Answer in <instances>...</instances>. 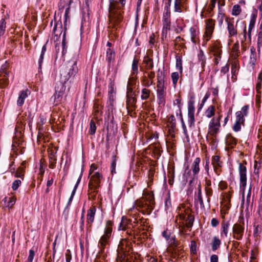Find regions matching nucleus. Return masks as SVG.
I'll use <instances>...</instances> for the list:
<instances>
[{
	"label": "nucleus",
	"instance_id": "nucleus-18",
	"mask_svg": "<svg viewBox=\"0 0 262 262\" xmlns=\"http://www.w3.org/2000/svg\"><path fill=\"white\" fill-rule=\"evenodd\" d=\"M30 93L28 89L21 91L19 92V96L17 101V104L19 106H21L24 103L25 99L28 97V94Z\"/></svg>",
	"mask_w": 262,
	"mask_h": 262
},
{
	"label": "nucleus",
	"instance_id": "nucleus-63",
	"mask_svg": "<svg viewBox=\"0 0 262 262\" xmlns=\"http://www.w3.org/2000/svg\"><path fill=\"white\" fill-rule=\"evenodd\" d=\"M182 128H183V133L185 138H186L187 141H189V138L188 132L187 130L186 126L185 124H184L183 126H182Z\"/></svg>",
	"mask_w": 262,
	"mask_h": 262
},
{
	"label": "nucleus",
	"instance_id": "nucleus-14",
	"mask_svg": "<svg viewBox=\"0 0 262 262\" xmlns=\"http://www.w3.org/2000/svg\"><path fill=\"white\" fill-rule=\"evenodd\" d=\"M249 106L248 105L244 106L242 108L241 111H238L236 113V121L242 123V124H244L245 122V116H247L248 113Z\"/></svg>",
	"mask_w": 262,
	"mask_h": 262
},
{
	"label": "nucleus",
	"instance_id": "nucleus-47",
	"mask_svg": "<svg viewBox=\"0 0 262 262\" xmlns=\"http://www.w3.org/2000/svg\"><path fill=\"white\" fill-rule=\"evenodd\" d=\"M0 78V88H4L7 85H8L9 83V80L7 78L8 76H1Z\"/></svg>",
	"mask_w": 262,
	"mask_h": 262
},
{
	"label": "nucleus",
	"instance_id": "nucleus-59",
	"mask_svg": "<svg viewBox=\"0 0 262 262\" xmlns=\"http://www.w3.org/2000/svg\"><path fill=\"white\" fill-rule=\"evenodd\" d=\"M190 251L194 254L196 252V243L194 241H191Z\"/></svg>",
	"mask_w": 262,
	"mask_h": 262
},
{
	"label": "nucleus",
	"instance_id": "nucleus-46",
	"mask_svg": "<svg viewBox=\"0 0 262 262\" xmlns=\"http://www.w3.org/2000/svg\"><path fill=\"white\" fill-rule=\"evenodd\" d=\"M256 21V17L254 16H253L250 19L249 28H248V35L250 36L251 35V33L252 30L254 27Z\"/></svg>",
	"mask_w": 262,
	"mask_h": 262
},
{
	"label": "nucleus",
	"instance_id": "nucleus-57",
	"mask_svg": "<svg viewBox=\"0 0 262 262\" xmlns=\"http://www.w3.org/2000/svg\"><path fill=\"white\" fill-rule=\"evenodd\" d=\"M82 171H81V173H80V175L77 180V182L76 183V184H75V186H74V188H73V190H72V192L71 193V196H74V195H75V191L77 189V186H78V185L79 184V183L80 182V180H81V177H82Z\"/></svg>",
	"mask_w": 262,
	"mask_h": 262
},
{
	"label": "nucleus",
	"instance_id": "nucleus-3",
	"mask_svg": "<svg viewBox=\"0 0 262 262\" xmlns=\"http://www.w3.org/2000/svg\"><path fill=\"white\" fill-rule=\"evenodd\" d=\"M112 225L113 223L111 221L107 222L104 234L101 237L98 243V247L99 249L98 254L99 257H102V259L104 258L105 255V248L109 244V239L112 232Z\"/></svg>",
	"mask_w": 262,
	"mask_h": 262
},
{
	"label": "nucleus",
	"instance_id": "nucleus-25",
	"mask_svg": "<svg viewBox=\"0 0 262 262\" xmlns=\"http://www.w3.org/2000/svg\"><path fill=\"white\" fill-rule=\"evenodd\" d=\"M134 94H126V105L127 107H133L136 102V98L133 96Z\"/></svg>",
	"mask_w": 262,
	"mask_h": 262
},
{
	"label": "nucleus",
	"instance_id": "nucleus-43",
	"mask_svg": "<svg viewBox=\"0 0 262 262\" xmlns=\"http://www.w3.org/2000/svg\"><path fill=\"white\" fill-rule=\"evenodd\" d=\"M73 198H69L68 202L67 205L63 212L62 215L64 216L65 220H67L68 216L69 211V206L71 205Z\"/></svg>",
	"mask_w": 262,
	"mask_h": 262
},
{
	"label": "nucleus",
	"instance_id": "nucleus-50",
	"mask_svg": "<svg viewBox=\"0 0 262 262\" xmlns=\"http://www.w3.org/2000/svg\"><path fill=\"white\" fill-rule=\"evenodd\" d=\"M96 130V126L95 125V122L91 120L90 123V129H89V133L91 135H94Z\"/></svg>",
	"mask_w": 262,
	"mask_h": 262
},
{
	"label": "nucleus",
	"instance_id": "nucleus-49",
	"mask_svg": "<svg viewBox=\"0 0 262 262\" xmlns=\"http://www.w3.org/2000/svg\"><path fill=\"white\" fill-rule=\"evenodd\" d=\"M116 157L114 156L112 157V163L111 166V170L112 173H116Z\"/></svg>",
	"mask_w": 262,
	"mask_h": 262
},
{
	"label": "nucleus",
	"instance_id": "nucleus-5",
	"mask_svg": "<svg viewBox=\"0 0 262 262\" xmlns=\"http://www.w3.org/2000/svg\"><path fill=\"white\" fill-rule=\"evenodd\" d=\"M238 170L240 176V189L242 192V196H250L251 194V187L246 189L247 185V168L242 163L239 164Z\"/></svg>",
	"mask_w": 262,
	"mask_h": 262
},
{
	"label": "nucleus",
	"instance_id": "nucleus-17",
	"mask_svg": "<svg viewBox=\"0 0 262 262\" xmlns=\"http://www.w3.org/2000/svg\"><path fill=\"white\" fill-rule=\"evenodd\" d=\"M88 1L86 0V7L83 9L82 10V17L81 20V27H83L84 24L88 21L90 19V10L88 5Z\"/></svg>",
	"mask_w": 262,
	"mask_h": 262
},
{
	"label": "nucleus",
	"instance_id": "nucleus-45",
	"mask_svg": "<svg viewBox=\"0 0 262 262\" xmlns=\"http://www.w3.org/2000/svg\"><path fill=\"white\" fill-rule=\"evenodd\" d=\"M74 0H67L69 2V6L66 9L65 13H64V24L66 25L68 19H70V17L69 16V14L70 13V5L72 3H73Z\"/></svg>",
	"mask_w": 262,
	"mask_h": 262
},
{
	"label": "nucleus",
	"instance_id": "nucleus-51",
	"mask_svg": "<svg viewBox=\"0 0 262 262\" xmlns=\"http://www.w3.org/2000/svg\"><path fill=\"white\" fill-rule=\"evenodd\" d=\"M171 79L172 81L173 84L176 85L177 83L178 80L179 78V75L178 72H173L171 74Z\"/></svg>",
	"mask_w": 262,
	"mask_h": 262
},
{
	"label": "nucleus",
	"instance_id": "nucleus-10",
	"mask_svg": "<svg viewBox=\"0 0 262 262\" xmlns=\"http://www.w3.org/2000/svg\"><path fill=\"white\" fill-rule=\"evenodd\" d=\"M194 100L193 97H191L188 103V122L190 127L194 124Z\"/></svg>",
	"mask_w": 262,
	"mask_h": 262
},
{
	"label": "nucleus",
	"instance_id": "nucleus-55",
	"mask_svg": "<svg viewBox=\"0 0 262 262\" xmlns=\"http://www.w3.org/2000/svg\"><path fill=\"white\" fill-rule=\"evenodd\" d=\"M39 119L40 121L37 123V125L39 127V130H41V127L46 122V119L43 116L41 115L40 116Z\"/></svg>",
	"mask_w": 262,
	"mask_h": 262
},
{
	"label": "nucleus",
	"instance_id": "nucleus-23",
	"mask_svg": "<svg viewBox=\"0 0 262 262\" xmlns=\"http://www.w3.org/2000/svg\"><path fill=\"white\" fill-rule=\"evenodd\" d=\"M96 211V208L95 206L91 207L88 210V214L86 216L88 224L91 225L94 222Z\"/></svg>",
	"mask_w": 262,
	"mask_h": 262
},
{
	"label": "nucleus",
	"instance_id": "nucleus-36",
	"mask_svg": "<svg viewBox=\"0 0 262 262\" xmlns=\"http://www.w3.org/2000/svg\"><path fill=\"white\" fill-rule=\"evenodd\" d=\"M215 107L213 105L209 106L205 112V116L210 118L214 115Z\"/></svg>",
	"mask_w": 262,
	"mask_h": 262
},
{
	"label": "nucleus",
	"instance_id": "nucleus-27",
	"mask_svg": "<svg viewBox=\"0 0 262 262\" xmlns=\"http://www.w3.org/2000/svg\"><path fill=\"white\" fill-rule=\"evenodd\" d=\"M230 225V222L228 221H224L222 223V231L221 233V235L222 236H223V234L225 235L226 237L228 236V230Z\"/></svg>",
	"mask_w": 262,
	"mask_h": 262
},
{
	"label": "nucleus",
	"instance_id": "nucleus-26",
	"mask_svg": "<svg viewBox=\"0 0 262 262\" xmlns=\"http://www.w3.org/2000/svg\"><path fill=\"white\" fill-rule=\"evenodd\" d=\"M198 59L199 62L201 63L203 71H204V67L206 64V58L204 52L202 50H200L199 53L198 54Z\"/></svg>",
	"mask_w": 262,
	"mask_h": 262
},
{
	"label": "nucleus",
	"instance_id": "nucleus-37",
	"mask_svg": "<svg viewBox=\"0 0 262 262\" xmlns=\"http://www.w3.org/2000/svg\"><path fill=\"white\" fill-rule=\"evenodd\" d=\"M66 29H64V31L63 33V36H62V54L64 55L67 51V41H66Z\"/></svg>",
	"mask_w": 262,
	"mask_h": 262
},
{
	"label": "nucleus",
	"instance_id": "nucleus-28",
	"mask_svg": "<svg viewBox=\"0 0 262 262\" xmlns=\"http://www.w3.org/2000/svg\"><path fill=\"white\" fill-rule=\"evenodd\" d=\"M226 143L231 148H233L236 144V140L231 134H228L226 138Z\"/></svg>",
	"mask_w": 262,
	"mask_h": 262
},
{
	"label": "nucleus",
	"instance_id": "nucleus-53",
	"mask_svg": "<svg viewBox=\"0 0 262 262\" xmlns=\"http://www.w3.org/2000/svg\"><path fill=\"white\" fill-rule=\"evenodd\" d=\"M57 158H49V168L54 169L56 166Z\"/></svg>",
	"mask_w": 262,
	"mask_h": 262
},
{
	"label": "nucleus",
	"instance_id": "nucleus-13",
	"mask_svg": "<svg viewBox=\"0 0 262 262\" xmlns=\"http://www.w3.org/2000/svg\"><path fill=\"white\" fill-rule=\"evenodd\" d=\"M244 228L238 224H235L233 225L232 232L233 237L237 240H241L243 238Z\"/></svg>",
	"mask_w": 262,
	"mask_h": 262
},
{
	"label": "nucleus",
	"instance_id": "nucleus-19",
	"mask_svg": "<svg viewBox=\"0 0 262 262\" xmlns=\"http://www.w3.org/2000/svg\"><path fill=\"white\" fill-rule=\"evenodd\" d=\"M222 162L220 160V157L219 156H214L212 159V164L213 165L215 172L219 174V168L222 166Z\"/></svg>",
	"mask_w": 262,
	"mask_h": 262
},
{
	"label": "nucleus",
	"instance_id": "nucleus-7",
	"mask_svg": "<svg viewBox=\"0 0 262 262\" xmlns=\"http://www.w3.org/2000/svg\"><path fill=\"white\" fill-rule=\"evenodd\" d=\"M222 116L220 115L217 117H213L209 122L208 134L212 137H215L219 133L221 127L220 120Z\"/></svg>",
	"mask_w": 262,
	"mask_h": 262
},
{
	"label": "nucleus",
	"instance_id": "nucleus-62",
	"mask_svg": "<svg viewBox=\"0 0 262 262\" xmlns=\"http://www.w3.org/2000/svg\"><path fill=\"white\" fill-rule=\"evenodd\" d=\"M72 259V255L70 250H67L66 253V262H70Z\"/></svg>",
	"mask_w": 262,
	"mask_h": 262
},
{
	"label": "nucleus",
	"instance_id": "nucleus-33",
	"mask_svg": "<svg viewBox=\"0 0 262 262\" xmlns=\"http://www.w3.org/2000/svg\"><path fill=\"white\" fill-rule=\"evenodd\" d=\"M144 63L146 64V69L147 70H151L154 68V62L152 58L148 57H145Z\"/></svg>",
	"mask_w": 262,
	"mask_h": 262
},
{
	"label": "nucleus",
	"instance_id": "nucleus-1",
	"mask_svg": "<svg viewBox=\"0 0 262 262\" xmlns=\"http://www.w3.org/2000/svg\"><path fill=\"white\" fill-rule=\"evenodd\" d=\"M78 71L77 61L74 59L68 61L61 68L60 80L56 82L55 86V93L51 98V100H53V102L56 105L59 103L62 99L66 89L65 84L69 80L70 82H71Z\"/></svg>",
	"mask_w": 262,
	"mask_h": 262
},
{
	"label": "nucleus",
	"instance_id": "nucleus-8",
	"mask_svg": "<svg viewBox=\"0 0 262 262\" xmlns=\"http://www.w3.org/2000/svg\"><path fill=\"white\" fill-rule=\"evenodd\" d=\"M146 198H140L139 199L135 202V204L132 208H130L128 210V214L132 216L133 217H135L136 212V210H138L137 208H147L148 207V203Z\"/></svg>",
	"mask_w": 262,
	"mask_h": 262
},
{
	"label": "nucleus",
	"instance_id": "nucleus-29",
	"mask_svg": "<svg viewBox=\"0 0 262 262\" xmlns=\"http://www.w3.org/2000/svg\"><path fill=\"white\" fill-rule=\"evenodd\" d=\"M212 52L215 56V63L217 64L219 63V60L221 58L222 50L217 47H214L212 49Z\"/></svg>",
	"mask_w": 262,
	"mask_h": 262
},
{
	"label": "nucleus",
	"instance_id": "nucleus-31",
	"mask_svg": "<svg viewBox=\"0 0 262 262\" xmlns=\"http://www.w3.org/2000/svg\"><path fill=\"white\" fill-rule=\"evenodd\" d=\"M138 59L134 58L132 64V75L137 76L138 74Z\"/></svg>",
	"mask_w": 262,
	"mask_h": 262
},
{
	"label": "nucleus",
	"instance_id": "nucleus-56",
	"mask_svg": "<svg viewBox=\"0 0 262 262\" xmlns=\"http://www.w3.org/2000/svg\"><path fill=\"white\" fill-rule=\"evenodd\" d=\"M194 203H195V206H198L199 204L201 207H204L202 198H194Z\"/></svg>",
	"mask_w": 262,
	"mask_h": 262
},
{
	"label": "nucleus",
	"instance_id": "nucleus-39",
	"mask_svg": "<svg viewBox=\"0 0 262 262\" xmlns=\"http://www.w3.org/2000/svg\"><path fill=\"white\" fill-rule=\"evenodd\" d=\"M141 93H142L141 96V99L143 100H147L149 98L150 93V90H149L146 88H144L142 90Z\"/></svg>",
	"mask_w": 262,
	"mask_h": 262
},
{
	"label": "nucleus",
	"instance_id": "nucleus-21",
	"mask_svg": "<svg viewBox=\"0 0 262 262\" xmlns=\"http://www.w3.org/2000/svg\"><path fill=\"white\" fill-rule=\"evenodd\" d=\"M191 40L194 43H198L200 42L199 39V31L197 30L195 28L191 27L190 30Z\"/></svg>",
	"mask_w": 262,
	"mask_h": 262
},
{
	"label": "nucleus",
	"instance_id": "nucleus-20",
	"mask_svg": "<svg viewBox=\"0 0 262 262\" xmlns=\"http://www.w3.org/2000/svg\"><path fill=\"white\" fill-rule=\"evenodd\" d=\"M219 188L222 191L221 196H229L230 194H228V193L230 192L231 188L228 187L227 183L225 181H221L219 184Z\"/></svg>",
	"mask_w": 262,
	"mask_h": 262
},
{
	"label": "nucleus",
	"instance_id": "nucleus-32",
	"mask_svg": "<svg viewBox=\"0 0 262 262\" xmlns=\"http://www.w3.org/2000/svg\"><path fill=\"white\" fill-rule=\"evenodd\" d=\"M47 43H48V41L46 42V44L44 45L43 46V47H42L41 54H40V57H39V58L38 60L39 72L40 71V70H41V65H42V63L43 60L44 54L47 51L46 45Z\"/></svg>",
	"mask_w": 262,
	"mask_h": 262
},
{
	"label": "nucleus",
	"instance_id": "nucleus-22",
	"mask_svg": "<svg viewBox=\"0 0 262 262\" xmlns=\"http://www.w3.org/2000/svg\"><path fill=\"white\" fill-rule=\"evenodd\" d=\"M16 198H4L1 202L3 207L11 208L15 203Z\"/></svg>",
	"mask_w": 262,
	"mask_h": 262
},
{
	"label": "nucleus",
	"instance_id": "nucleus-42",
	"mask_svg": "<svg viewBox=\"0 0 262 262\" xmlns=\"http://www.w3.org/2000/svg\"><path fill=\"white\" fill-rule=\"evenodd\" d=\"M115 58V52L111 49L109 48L107 49L106 52V59L109 62L112 60H114Z\"/></svg>",
	"mask_w": 262,
	"mask_h": 262
},
{
	"label": "nucleus",
	"instance_id": "nucleus-58",
	"mask_svg": "<svg viewBox=\"0 0 262 262\" xmlns=\"http://www.w3.org/2000/svg\"><path fill=\"white\" fill-rule=\"evenodd\" d=\"M21 183V182L20 180H15L12 183V189L14 190H16L18 188V187L20 186Z\"/></svg>",
	"mask_w": 262,
	"mask_h": 262
},
{
	"label": "nucleus",
	"instance_id": "nucleus-44",
	"mask_svg": "<svg viewBox=\"0 0 262 262\" xmlns=\"http://www.w3.org/2000/svg\"><path fill=\"white\" fill-rule=\"evenodd\" d=\"M8 65L7 63L3 64L0 69V76H8V73L7 71Z\"/></svg>",
	"mask_w": 262,
	"mask_h": 262
},
{
	"label": "nucleus",
	"instance_id": "nucleus-48",
	"mask_svg": "<svg viewBox=\"0 0 262 262\" xmlns=\"http://www.w3.org/2000/svg\"><path fill=\"white\" fill-rule=\"evenodd\" d=\"M242 11L241 6L239 5H235L233 7L232 14L234 16L239 15Z\"/></svg>",
	"mask_w": 262,
	"mask_h": 262
},
{
	"label": "nucleus",
	"instance_id": "nucleus-38",
	"mask_svg": "<svg viewBox=\"0 0 262 262\" xmlns=\"http://www.w3.org/2000/svg\"><path fill=\"white\" fill-rule=\"evenodd\" d=\"M6 28L5 18H3L0 20V36H3L5 34Z\"/></svg>",
	"mask_w": 262,
	"mask_h": 262
},
{
	"label": "nucleus",
	"instance_id": "nucleus-40",
	"mask_svg": "<svg viewBox=\"0 0 262 262\" xmlns=\"http://www.w3.org/2000/svg\"><path fill=\"white\" fill-rule=\"evenodd\" d=\"M68 6L69 2L67 0H60L58 4L59 11L62 13L64 8L65 7L67 8Z\"/></svg>",
	"mask_w": 262,
	"mask_h": 262
},
{
	"label": "nucleus",
	"instance_id": "nucleus-54",
	"mask_svg": "<svg viewBox=\"0 0 262 262\" xmlns=\"http://www.w3.org/2000/svg\"><path fill=\"white\" fill-rule=\"evenodd\" d=\"M170 6H166L165 9H166V12L163 14V19H170V12L169 9V7Z\"/></svg>",
	"mask_w": 262,
	"mask_h": 262
},
{
	"label": "nucleus",
	"instance_id": "nucleus-4",
	"mask_svg": "<svg viewBox=\"0 0 262 262\" xmlns=\"http://www.w3.org/2000/svg\"><path fill=\"white\" fill-rule=\"evenodd\" d=\"M117 262H130L132 248L126 240L121 241L118 245Z\"/></svg>",
	"mask_w": 262,
	"mask_h": 262
},
{
	"label": "nucleus",
	"instance_id": "nucleus-2",
	"mask_svg": "<svg viewBox=\"0 0 262 262\" xmlns=\"http://www.w3.org/2000/svg\"><path fill=\"white\" fill-rule=\"evenodd\" d=\"M125 0H111L109 6V18L111 23L118 25L123 20L121 8L124 6Z\"/></svg>",
	"mask_w": 262,
	"mask_h": 262
},
{
	"label": "nucleus",
	"instance_id": "nucleus-16",
	"mask_svg": "<svg viewBox=\"0 0 262 262\" xmlns=\"http://www.w3.org/2000/svg\"><path fill=\"white\" fill-rule=\"evenodd\" d=\"M186 0H175L174 5V11L175 12L182 13L185 9Z\"/></svg>",
	"mask_w": 262,
	"mask_h": 262
},
{
	"label": "nucleus",
	"instance_id": "nucleus-64",
	"mask_svg": "<svg viewBox=\"0 0 262 262\" xmlns=\"http://www.w3.org/2000/svg\"><path fill=\"white\" fill-rule=\"evenodd\" d=\"M229 64L227 63L226 65L222 68L221 72L224 74L227 73L229 71Z\"/></svg>",
	"mask_w": 262,
	"mask_h": 262
},
{
	"label": "nucleus",
	"instance_id": "nucleus-6",
	"mask_svg": "<svg viewBox=\"0 0 262 262\" xmlns=\"http://www.w3.org/2000/svg\"><path fill=\"white\" fill-rule=\"evenodd\" d=\"M102 176L98 172H95L92 175L89 184V194L91 196H96V195H100L99 187Z\"/></svg>",
	"mask_w": 262,
	"mask_h": 262
},
{
	"label": "nucleus",
	"instance_id": "nucleus-61",
	"mask_svg": "<svg viewBox=\"0 0 262 262\" xmlns=\"http://www.w3.org/2000/svg\"><path fill=\"white\" fill-rule=\"evenodd\" d=\"M241 124H242V123L235 121V122L233 126V129L235 132H236L239 131L241 129Z\"/></svg>",
	"mask_w": 262,
	"mask_h": 262
},
{
	"label": "nucleus",
	"instance_id": "nucleus-15",
	"mask_svg": "<svg viewBox=\"0 0 262 262\" xmlns=\"http://www.w3.org/2000/svg\"><path fill=\"white\" fill-rule=\"evenodd\" d=\"M158 84H157V98H165L166 92L164 86V81L162 79H160L158 76Z\"/></svg>",
	"mask_w": 262,
	"mask_h": 262
},
{
	"label": "nucleus",
	"instance_id": "nucleus-11",
	"mask_svg": "<svg viewBox=\"0 0 262 262\" xmlns=\"http://www.w3.org/2000/svg\"><path fill=\"white\" fill-rule=\"evenodd\" d=\"M226 22L227 25V28L228 32V37H231L236 36L237 34V24L238 20H237L235 24L234 22V18H227L226 19Z\"/></svg>",
	"mask_w": 262,
	"mask_h": 262
},
{
	"label": "nucleus",
	"instance_id": "nucleus-35",
	"mask_svg": "<svg viewBox=\"0 0 262 262\" xmlns=\"http://www.w3.org/2000/svg\"><path fill=\"white\" fill-rule=\"evenodd\" d=\"M194 217V216L191 214H189L186 219V226L188 228H191L193 226Z\"/></svg>",
	"mask_w": 262,
	"mask_h": 262
},
{
	"label": "nucleus",
	"instance_id": "nucleus-30",
	"mask_svg": "<svg viewBox=\"0 0 262 262\" xmlns=\"http://www.w3.org/2000/svg\"><path fill=\"white\" fill-rule=\"evenodd\" d=\"M221 245V240L217 236H214L211 242V249L213 251L218 249Z\"/></svg>",
	"mask_w": 262,
	"mask_h": 262
},
{
	"label": "nucleus",
	"instance_id": "nucleus-60",
	"mask_svg": "<svg viewBox=\"0 0 262 262\" xmlns=\"http://www.w3.org/2000/svg\"><path fill=\"white\" fill-rule=\"evenodd\" d=\"M35 255L34 251L33 250H29V254L27 262H32Z\"/></svg>",
	"mask_w": 262,
	"mask_h": 262
},
{
	"label": "nucleus",
	"instance_id": "nucleus-24",
	"mask_svg": "<svg viewBox=\"0 0 262 262\" xmlns=\"http://www.w3.org/2000/svg\"><path fill=\"white\" fill-rule=\"evenodd\" d=\"M200 161L201 159L200 158H196L194 159L193 164L191 166V169L193 176V179H194L196 177V176L198 175L200 171L199 164L200 163Z\"/></svg>",
	"mask_w": 262,
	"mask_h": 262
},
{
	"label": "nucleus",
	"instance_id": "nucleus-12",
	"mask_svg": "<svg viewBox=\"0 0 262 262\" xmlns=\"http://www.w3.org/2000/svg\"><path fill=\"white\" fill-rule=\"evenodd\" d=\"M155 77V73L154 71L144 72V75L141 78L143 85L145 87H149L154 84V79Z\"/></svg>",
	"mask_w": 262,
	"mask_h": 262
},
{
	"label": "nucleus",
	"instance_id": "nucleus-34",
	"mask_svg": "<svg viewBox=\"0 0 262 262\" xmlns=\"http://www.w3.org/2000/svg\"><path fill=\"white\" fill-rule=\"evenodd\" d=\"M12 173L14 174L15 177L20 178L23 180L25 173V168L23 167H19L18 169L16 170H15V172Z\"/></svg>",
	"mask_w": 262,
	"mask_h": 262
},
{
	"label": "nucleus",
	"instance_id": "nucleus-52",
	"mask_svg": "<svg viewBox=\"0 0 262 262\" xmlns=\"http://www.w3.org/2000/svg\"><path fill=\"white\" fill-rule=\"evenodd\" d=\"M101 106L95 105L94 106V115L98 117L99 115H101L102 113V112L101 110Z\"/></svg>",
	"mask_w": 262,
	"mask_h": 262
},
{
	"label": "nucleus",
	"instance_id": "nucleus-9",
	"mask_svg": "<svg viewBox=\"0 0 262 262\" xmlns=\"http://www.w3.org/2000/svg\"><path fill=\"white\" fill-rule=\"evenodd\" d=\"M214 21L212 19H207L206 20V31L203 36L204 40L203 46H206L207 42L212 37V34L214 28Z\"/></svg>",
	"mask_w": 262,
	"mask_h": 262
},
{
	"label": "nucleus",
	"instance_id": "nucleus-41",
	"mask_svg": "<svg viewBox=\"0 0 262 262\" xmlns=\"http://www.w3.org/2000/svg\"><path fill=\"white\" fill-rule=\"evenodd\" d=\"M176 68L179 70V71L182 73L183 70L182 67V60L181 56H178V55L176 56Z\"/></svg>",
	"mask_w": 262,
	"mask_h": 262
}]
</instances>
